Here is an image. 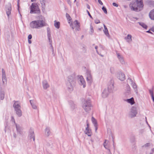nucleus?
Returning a JSON list of instances; mask_svg holds the SVG:
<instances>
[{"instance_id":"f257e3e1","label":"nucleus","mask_w":154,"mask_h":154,"mask_svg":"<svg viewBox=\"0 0 154 154\" xmlns=\"http://www.w3.org/2000/svg\"><path fill=\"white\" fill-rule=\"evenodd\" d=\"M36 20L33 21L30 23L31 28L34 29H39L46 25L44 17L41 15L35 17Z\"/></svg>"},{"instance_id":"f03ea898","label":"nucleus","mask_w":154,"mask_h":154,"mask_svg":"<svg viewBox=\"0 0 154 154\" xmlns=\"http://www.w3.org/2000/svg\"><path fill=\"white\" fill-rule=\"evenodd\" d=\"M143 6V0H136L135 2H132L130 5V7L131 10L136 12H139L141 11Z\"/></svg>"},{"instance_id":"7ed1b4c3","label":"nucleus","mask_w":154,"mask_h":154,"mask_svg":"<svg viewBox=\"0 0 154 154\" xmlns=\"http://www.w3.org/2000/svg\"><path fill=\"white\" fill-rule=\"evenodd\" d=\"M30 14H40L41 11L37 3H32L30 6Z\"/></svg>"},{"instance_id":"20e7f679","label":"nucleus","mask_w":154,"mask_h":154,"mask_svg":"<svg viewBox=\"0 0 154 154\" xmlns=\"http://www.w3.org/2000/svg\"><path fill=\"white\" fill-rule=\"evenodd\" d=\"M92 107L90 100H85L83 102L82 107L85 111L87 112L90 111Z\"/></svg>"},{"instance_id":"39448f33","label":"nucleus","mask_w":154,"mask_h":154,"mask_svg":"<svg viewBox=\"0 0 154 154\" xmlns=\"http://www.w3.org/2000/svg\"><path fill=\"white\" fill-rule=\"evenodd\" d=\"M5 11L6 14L8 16V18H9V15L11 14V11L12 9V6L10 3H8L5 5Z\"/></svg>"},{"instance_id":"423d86ee","label":"nucleus","mask_w":154,"mask_h":154,"mask_svg":"<svg viewBox=\"0 0 154 154\" xmlns=\"http://www.w3.org/2000/svg\"><path fill=\"white\" fill-rule=\"evenodd\" d=\"M137 113L136 108L135 107L133 106L131 109L130 116L131 118H133L136 116Z\"/></svg>"},{"instance_id":"0eeeda50","label":"nucleus","mask_w":154,"mask_h":154,"mask_svg":"<svg viewBox=\"0 0 154 154\" xmlns=\"http://www.w3.org/2000/svg\"><path fill=\"white\" fill-rule=\"evenodd\" d=\"M28 136L30 139L32 138L33 141H35V135L33 130L31 128L29 130Z\"/></svg>"},{"instance_id":"6e6552de","label":"nucleus","mask_w":154,"mask_h":154,"mask_svg":"<svg viewBox=\"0 0 154 154\" xmlns=\"http://www.w3.org/2000/svg\"><path fill=\"white\" fill-rule=\"evenodd\" d=\"M68 82L72 84H74L75 83V77L74 74H72L68 76Z\"/></svg>"},{"instance_id":"1a4fd4ad","label":"nucleus","mask_w":154,"mask_h":154,"mask_svg":"<svg viewBox=\"0 0 154 154\" xmlns=\"http://www.w3.org/2000/svg\"><path fill=\"white\" fill-rule=\"evenodd\" d=\"M86 74L87 81L89 83L91 84L92 82V79L90 72L89 71H87Z\"/></svg>"},{"instance_id":"9d476101","label":"nucleus","mask_w":154,"mask_h":154,"mask_svg":"<svg viewBox=\"0 0 154 154\" xmlns=\"http://www.w3.org/2000/svg\"><path fill=\"white\" fill-rule=\"evenodd\" d=\"M114 82L113 81L111 80L108 84L107 89L108 90L109 92H111L112 90L114 89Z\"/></svg>"},{"instance_id":"9b49d317","label":"nucleus","mask_w":154,"mask_h":154,"mask_svg":"<svg viewBox=\"0 0 154 154\" xmlns=\"http://www.w3.org/2000/svg\"><path fill=\"white\" fill-rule=\"evenodd\" d=\"M79 84L80 85L83 86V88H85L86 86V83L82 75L79 76Z\"/></svg>"},{"instance_id":"f8f14e48","label":"nucleus","mask_w":154,"mask_h":154,"mask_svg":"<svg viewBox=\"0 0 154 154\" xmlns=\"http://www.w3.org/2000/svg\"><path fill=\"white\" fill-rule=\"evenodd\" d=\"M117 77L121 81H124L125 79V74L122 72H119L117 74Z\"/></svg>"},{"instance_id":"ddd939ff","label":"nucleus","mask_w":154,"mask_h":154,"mask_svg":"<svg viewBox=\"0 0 154 154\" xmlns=\"http://www.w3.org/2000/svg\"><path fill=\"white\" fill-rule=\"evenodd\" d=\"M14 103L13 105V107L14 108V110L21 108V106L20 104L19 103L18 101L14 100Z\"/></svg>"},{"instance_id":"4468645a","label":"nucleus","mask_w":154,"mask_h":154,"mask_svg":"<svg viewBox=\"0 0 154 154\" xmlns=\"http://www.w3.org/2000/svg\"><path fill=\"white\" fill-rule=\"evenodd\" d=\"M2 81L3 84H4L5 82H7V79L5 74V72L3 69H2Z\"/></svg>"},{"instance_id":"2eb2a0df","label":"nucleus","mask_w":154,"mask_h":154,"mask_svg":"<svg viewBox=\"0 0 154 154\" xmlns=\"http://www.w3.org/2000/svg\"><path fill=\"white\" fill-rule=\"evenodd\" d=\"M16 127L17 133L20 135H22L23 134L22 128L19 125L17 124H16Z\"/></svg>"},{"instance_id":"dca6fc26","label":"nucleus","mask_w":154,"mask_h":154,"mask_svg":"<svg viewBox=\"0 0 154 154\" xmlns=\"http://www.w3.org/2000/svg\"><path fill=\"white\" fill-rule=\"evenodd\" d=\"M131 94V88L128 84H127L125 88V94L126 96L129 95Z\"/></svg>"},{"instance_id":"f3484780","label":"nucleus","mask_w":154,"mask_h":154,"mask_svg":"<svg viewBox=\"0 0 154 154\" xmlns=\"http://www.w3.org/2000/svg\"><path fill=\"white\" fill-rule=\"evenodd\" d=\"M109 93L108 89H104L102 93V97L103 98L106 97L108 96Z\"/></svg>"},{"instance_id":"a211bd4d","label":"nucleus","mask_w":154,"mask_h":154,"mask_svg":"<svg viewBox=\"0 0 154 154\" xmlns=\"http://www.w3.org/2000/svg\"><path fill=\"white\" fill-rule=\"evenodd\" d=\"M47 36L49 42L52 41L51 39V32L50 29L49 27L47 28Z\"/></svg>"},{"instance_id":"6ab92c4d","label":"nucleus","mask_w":154,"mask_h":154,"mask_svg":"<svg viewBox=\"0 0 154 154\" xmlns=\"http://www.w3.org/2000/svg\"><path fill=\"white\" fill-rule=\"evenodd\" d=\"M40 3L42 5V11L43 12L45 11V0H40Z\"/></svg>"},{"instance_id":"aec40b11","label":"nucleus","mask_w":154,"mask_h":154,"mask_svg":"<svg viewBox=\"0 0 154 154\" xmlns=\"http://www.w3.org/2000/svg\"><path fill=\"white\" fill-rule=\"evenodd\" d=\"M74 84H72L70 83L67 82L66 84L67 87L68 91L70 92L73 90V88L72 85H74Z\"/></svg>"},{"instance_id":"412c9836","label":"nucleus","mask_w":154,"mask_h":154,"mask_svg":"<svg viewBox=\"0 0 154 154\" xmlns=\"http://www.w3.org/2000/svg\"><path fill=\"white\" fill-rule=\"evenodd\" d=\"M75 26L76 27V30L78 31H79L80 30V24L78 21L75 20L74 22Z\"/></svg>"},{"instance_id":"4be33fe9","label":"nucleus","mask_w":154,"mask_h":154,"mask_svg":"<svg viewBox=\"0 0 154 154\" xmlns=\"http://www.w3.org/2000/svg\"><path fill=\"white\" fill-rule=\"evenodd\" d=\"M103 26L104 28V29L103 30V31L104 34L107 36L109 37L110 35L109 33V32L106 26L104 24H103Z\"/></svg>"},{"instance_id":"5701e85b","label":"nucleus","mask_w":154,"mask_h":154,"mask_svg":"<svg viewBox=\"0 0 154 154\" xmlns=\"http://www.w3.org/2000/svg\"><path fill=\"white\" fill-rule=\"evenodd\" d=\"M42 85L43 88L44 89H46L49 87V86L46 81H44L42 82Z\"/></svg>"},{"instance_id":"b1692460","label":"nucleus","mask_w":154,"mask_h":154,"mask_svg":"<svg viewBox=\"0 0 154 154\" xmlns=\"http://www.w3.org/2000/svg\"><path fill=\"white\" fill-rule=\"evenodd\" d=\"M146 3L150 6H154V1L152 0H146Z\"/></svg>"},{"instance_id":"393cba45","label":"nucleus","mask_w":154,"mask_h":154,"mask_svg":"<svg viewBox=\"0 0 154 154\" xmlns=\"http://www.w3.org/2000/svg\"><path fill=\"white\" fill-rule=\"evenodd\" d=\"M149 16L151 19L154 20V9L150 12Z\"/></svg>"},{"instance_id":"a878e982","label":"nucleus","mask_w":154,"mask_h":154,"mask_svg":"<svg viewBox=\"0 0 154 154\" xmlns=\"http://www.w3.org/2000/svg\"><path fill=\"white\" fill-rule=\"evenodd\" d=\"M126 100L127 102L130 103L131 105L134 104L135 103L134 99L133 97L130 99H127Z\"/></svg>"},{"instance_id":"bb28decb","label":"nucleus","mask_w":154,"mask_h":154,"mask_svg":"<svg viewBox=\"0 0 154 154\" xmlns=\"http://www.w3.org/2000/svg\"><path fill=\"white\" fill-rule=\"evenodd\" d=\"M16 112V113L18 116L19 117H21L22 115V111L20 109L15 110Z\"/></svg>"},{"instance_id":"cd10ccee","label":"nucleus","mask_w":154,"mask_h":154,"mask_svg":"<svg viewBox=\"0 0 154 154\" xmlns=\"http://www.w3.org/2000/svg\"><path fill=\"white\" fill-rule=\"evenodd\" d=\"M131 84L133 89H134V91L136 93V94H137L138 92V90L137 88V85L134 82H133Z\"/></svg>"},{"instance_id":"c85d7f7f","label":"nucleus","mask_w":154,"mask_h":154,"mask_svg":"<svg viewBox=\"0 0 154 154\" xmlns=\"http://www.w3.org/2000/svg\"><path fill=\"white\" fill-rule=\"evenodd\" d=\"M5 96V92L1 89L0 90V99L3 100H4Z\"/></svg>"},{"instance_id":"c756f323","label":"nucleus","mask_w":154,"mask_h":154,"mask_svg":"<svg viewBox=\"0 0 154 154\" xmlns=\"http://www.w3.org/2000/svg\"><path fill=\"white\" fill-rule=\"evenodd\" d=\"M132 36L130 34H128L126 37H125V39L127 40V42L129 43L132 41Z\"/></svg>"},{"instance_id":"7c9ffc66","label":"nucleus","mask_w":154,"mask_h":154,"mask_svg":"<svg viewBox=\"0 0 154 154\" xmlns=\"http://www.w3.org/2000/svg\"><path fill=\"white\" fill-rule=\"evenodd\" d=\"M45 133L46 135L48 136L50 135L51 132L50 131V129L49 127H47L45 129Z\"/></svg>"},{"instance_id":"2f4dec72","label":"nucleus","mask_w":154,"mask_h":154,"mask_svg":"<svg viewBox=\"0 0 154 154\" xmlns=\"http://www.w3.org/2000/svg\"><path fill=\"white\" fill-rule=\"evenodd\" d=\"M85 134L88 136H91V129H88L87 130H85Z\"/></svg>"},{"instance_id":"473e14b6","label":"nucleus","mask_w":154,"mask_h":154,"mask_svg":"<svg viewBox=\"0 0 154 154\" xmlns=\"http://www.w3.org/2000/svg\"><path fill=\"white\" fill-rule=\"evenodd\" d=\"M54 22L55 27L57 29H59L60 27V22H57L56 20H55Z\"/></svg>"},{"instance_id":"72a5a7b5","label":"nucleus","mask_w":154,"mask_h":154,"mask_svg":"<svg viewBox=\"0 0 154 154\" xmlns=\"http://www.w3.org/2000/svg\"><path fill=\"white\" fill-rule=\"evenodd\" d=\"M138 23L140 26L144 29H147L148 27L147 26L143 23L139 22Z\"/></svg>"},{"instance_id":"f704fd0d","label":"nucleus","mask_w":154,"mask_h":154,"mask_svg":"<svg viewBox=\"0 0 154 154\" xmlns=\"http://www.w3.org/2000/svg\"><path fill=\"white\" fill-rule=\"evenodd\" d=\"M29 102L32 108L34 109H36L37 106L35 105L34 104L33 101L32 100H29Z\"/></svg>"},{"instance_id":"c9c22d12","label":"nucleus","mask_w":154,"mask_h":154,"mask_svg":"<svg viewBox=\"0 0 154 154\" xmlns=\"http://www.w3.org/2000/svg\"><path fill=\"white\" fill-rule=\"evenodd\" d=\"M135 136L134 135H132L130 137V141L132 143H134L135 142Z\"/></svg>"},{"instance_id":"e433bc0d","label":"nucleus","mask_w":154,"mask_h":154,"mask_svg":"<svg viewBox=\"0 0 154 154\" xmlns=\"http://www.w3.org/2000/svg\"><path fill=\"white\" fill-rule=\"evenodd\" d=\"M66 17L67 19V20L69 21V24L70 23V22H71V20H72V18L69 14L67 13H66Z\"/></svg>"},{"instance_id":"4c0bfd02","label":"nucleus","mask_w":154,"mask_h":154,"mask_svg":"<svg viewBox=\"0 0 154 154\" xmlns=\"http://www.w3.org/2000/svg\"><path fill=\"white\" fill-rule=\"evenodd\" d=\"M91 121L94 125H97V122L96 120L93 116L91 118Z\"/></svg>"},{"instance_id":"58836bf2","label":"nucleus","mask_w":154,"mask_h":154,"mask_svg":"<svg viewBox=\"0 0 154 154\" xmlns=\"http://www.w3.org/2000/svg\"><path fill=\"white\" fill-rule=\"evenodd\" d=\"M102 10L103 11L104 13L106 14H107V9L104 6H103L102 8Z\"/></svg>"},{"instance_id":"ea45409f","label":"nucleus","mask_w":154,"mask_h":154,"mask_svg":"<svg viewBox=\"0 0 154 154\" xmlns=\"http://www.w3.org/2000/svg\"><path fill=\"white\" fill-rule=\"evenodd\" d=\"M120 62L122 64H123L125 63V61L124 60V59L123 58V57H122L120 58H119V59Z\"/></svg>"},{"instance_id":"a19ab883","label":"nucleus","mask_w":154,"mask_h":154,"mask_svg":"<svg viewBox=\"0 0 154 154\" xmlns=\"http://www.w3.org/2000/svg\"><path fill=\"white\" fill-rule=\"evenodd\" d=\"M70 103H71V106L72 109H74L75 108V105L72 101H69Z\"/></svg>"},{"instance_id":"79ce46f5","label":"nucleus","mask_w":154,"mask_h":154,"mask_svg":"<svg viewBox=\"0 0 154 154\" xmlns=\"http://www.w3.org/2000/svg\"><path fill=\"white\" fill-rule=\"evenodd\" d=\"M127 81L128 82H129L131 84L133 82L132 80L130 78H128V79Z\"/></svg>"},{"instance_id":"37998d69","label":"nucleus","mask_w":154,"mask_h":154,"mask_svg":"<svg viewBox=\"0 0 154 154\" xmlns=\"http://www.w3.org/2000/svg\"><path fill=\"white\" fill-rule=\"evenodd\" d=\"M149 91L150 94L151 95V97L154 96L153 92V90H149Z\"/></svg>"},{"instance_id":"c03bdc74","label":"nucleus","mask_w":154,"mask_h":154,"mask_svg":"<svg viewBox=\"0 0 154 154\" xmlns=\"http://www.w3.org/2000/svg\"><path fill=\"white\" fill-rule=\"evenodd\" d=\"M82 49V50L83 51L84 53H86V48L84 46H82V48H81Z\"/></svg>"},{"instance_id":"a18cd8bd","label":"nucleus","mask_w":154,"mask_h":154,"mask_svg":"<svg viewBox=\"0 0 154 154\" xmlns=\"http://www.w3.org/2000/svg\"><path fill=\"white\" fill-rule=\"evenodd\" d=\"M116 54L117 55V57L118 59H119V58H120L122 57L121 56L120 54L119 53L117 52Z\"/></svg>"},{"instance_id":"49530a36","label":"nucleus","mask_w":154,"mask_h":154,"mask_svg":"<svg viewBox=\"0 0 154 154\" xmlns=\"http://www.w3.org/2000/svg\"><path fill=\"white\" fill-rule=\"evenodd\" d=\"M116 54L117 55V57L118 59H119V58H120L122 57L121 56L120 54L119 53L117 52Z\"/></svg>"},{"instance_id":"de8ad7c7","label":"nucleus","mask_w":154,"mask_h":154,"mask_svg":"<svg viewBox=\"0 0 154 154\" xmlns=\"http://www.w3.org/2000/svg\"><path fill=\"white\" fill-rule=\"evenodd\" d=\"M91 31L92 33L94 32L93 28L91 24L90 25Z\"/></svg>"},{"instance_id":"09e8293b","label":"nucleus","mask_w":154,"mask_h":154,"mask_svg":"<svg viewBox=\"0 0 154 154\" xmlns=\"http://www.w3.org/2000/svg\"><path fill=\"white\" fill-rule=\"evenodd\" d=\"M86 11H87V13H88V15L89 16V17L91 19H93V18L92 17L91 15V14H90L89 11L88 10H87Z\"/></svg>"},{"instance_id":"8fccbe9b","label":"nucleus","mask_w":154,"mask_h":154,"mask_svg":"<svg viewBox=\"0 0 154 154\" xmlns=\"http://www.w3.org/2000/svg\"><path fill=\"white\" fill-rule=\"evenodd\" d=\"M86 123H87V127L86 128H85V130H87L88 129H89V123H88V120H87V121H86Z\"/></svg>"},{"instance_id":"3c124183","label":"nucleus","mask_w":154,"mask_h":154,"mask_svg":"<svg viewBox=\"0 0 154 154\" xmlns=\"http://www.w3.org/2000/svg\"><path fill=\"white\" fill-rule=\"evenodd\" d=\"M94 22L96 24H98L100 23V21L99 20H94Z\"/></svg>"},{"instance_id":"603ef678","label":"nucleus","mask_w":154,"mask_h":154,"mask_svg":"<svg viewBox=\"0 0 154 154\" xmlns=\"http://www.w3.org/2000/svg\"><path fill=\"white\" fill-rule=\"evenodd\" d=\"M106 140H105V141L103 143V146H104V147L106 149H107V145H106V144H105V143H106Z\"/></svg>"},{"instance_id":"864d4df0","label":"nucleus","mask_w":154,"mask_h":154,"mask_svg":"<svg viewBox=\"0 0 154 154\" xmlns=\"http://www.w3.org/2000/svg\"><path fill=\"white\" fill-rule=\"evenodd\" d=\"M112 5L115 7H118V5L115 2H113L112 3Z\"/></svg>"},{"instance_id":"5fc2aeb1","label":"nucleus","mask_w":154,"mask_h":154,"mask_svg":"<svg viewBox=\"0 0 154 154\" xmlns=\"http://www.w3.org/2000/svg\"><path fill=\"white\" fill-rule=\"evenodd\" d=\"M49 43H50V47L52 49H53L54 48H53V46L52 45V41H51V42H49Z\"/></svg>"},{"instance_id":"6e6d98bb","label":"nucleus","mask_w":154,"mask_h":154,"mask_svg":"<svg viewBox=\"0 0 154 154\" xmlns=\"http://www.w3.org/2000/svg\"><path fill=\"white\" fill-rule=\"evenodd\" d=\"M151 30V29H150L149 30H148V31H146V32H147V33H150L151 34H153V33L152 32H151L150 31Z\"/></svg>"},{"instance_id":"4d7b16f0","label":"nucleus","mask_w":154,"mask_h":154,"mask_svg":"<svg viewBox=\"0 0 154 154\" xmlns=\"http://www.w3.org/2000/svg\"><path fill=\"white\" fill-rule=\"evenodd\" d=\"M32 37V35L31 34L29 35L28 37V39H31Z\"/></svg>"},{"instance_id":"13d9d810","label":"nucleus","mask_w":154,"mask_h":154,"mask_svg":"<svg viewBox=\"0 0 154 154\" xmlns=\"http://www.w3.org/2000/svg\"><path fill=\"white\" fill-rule=\"evenodd\" d=\"M70 26L72 28V29L73 30L74 29V27L73 26V23L71 22V23L70 24Z\"/></svg>"},{"instance_id":"bf43d9fd","label":"nucleus","mask_w":154,"mask_h":154,"mask_svg":"<svg viewBox=\"0 0 154 154\" xmlns=\"http://www.w3.org/2000/svg\"><path fill=\"white\" fill-rule=\"evenodd\" d=\"M94 126L95 127V132H96L97 131V129L98 128H97V124L96 125H94Z\"/></svg>"},{"instance_id":"052dcab7","label":"nucleus","mask_w":154,"mask_h":154,"mask_svg":"<svg viewBox=\"0 0 154 154\" xmlns=\"http://www.w3.org/2000/svg\"><path fill=\"white\" fill-rule=\"evenodd\" d=\"M150 146V143H147L146 144H145L144 146H145V147H148Z\"/></svg>"},{"instance_id":"680f3d73","label":"nucleus","mask_w":154,"mask_h":154,"mask_svg":"<svg viewBox=\"0 0 154 154\" xmlns=\"http://www.w3.org/2000/svg\"><path fill=\"white\" fill-rule=\"evenodd\" d=\"M19 0H17V2H18L17 6H18V10L19 12H20V11H19V8L20 7V6H19Z\"/></svg>"},{"instance_id":"e2e57ef3","label":"nucleus","mask_w":154,"mask_h":154,"mask_svg":"<svg viewBox=\"0 0 154 154\" xmlns=\"http://www.w3.org/2000/svg\"><path fill=\"white\" fill-rule=\"evenodd\" d=\"M99 3L101 5H103V3L100 0H98Z\"/></svg>"},{"instance_id":"0e129e2a","label":"nucleus","mask_w":154,"mask_h":154,"mask_svg":"<svg viewBox=\"0 0 154 154\" xmlns=\"http://www.w3.org/2000/svg\"><path fill=\"white\" fill-rule=\"evenodd\" d=\"M150 29L151 31L154 32V26L152 27L151 28H150Z\"/></svg>"},{"instance_id":"69168bd1","label":"nucleus","mask_w":154,"mask_h":154,"mask_svg":"<svg viewBox=\"0 0 154 154\" xmlns=\"http://www.w3.org/2000/svg\"><path fill=\"white\" fill-rule=\"evenodd\" d=\"M13 136L14 138H16L17 135H16V134L15 133H14Z\"/></svg>"},{"instance_id":"338daca9","label":"nucleus","mask_w":154,"mask_h":154,"mask_svg":"<svg viewBox=\"0 0 154 154\" xmlns=\"http://www.w3.org/2000/svg\"><path fill=\"white\" fill-rule=\"evenodd\" d=\"M151 151H152V152H151L150 154H152L153 153V152H154V148L152 149L151 150Z\"/></svg>"},{"instance_id":"774afa93","label":"nucleus","mask_w":154,"mask_h":154,"mask_svg":"<svg viewBox=\"0 0 154 154\" xmlns=\"http://www.w3.org/2000/svg\"><path fill=\"white\" fill-rule=\"evenodd\" d=\"M87 8L88 9H90V7L89 6V5L88 4H87Z\"/></svg>"}]
</instances>
